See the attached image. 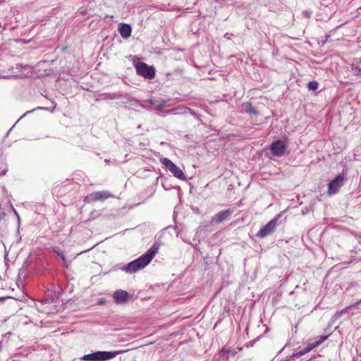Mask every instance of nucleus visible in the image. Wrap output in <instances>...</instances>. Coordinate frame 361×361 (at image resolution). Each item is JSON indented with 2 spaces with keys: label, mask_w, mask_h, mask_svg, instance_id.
I'll use <instances>...</instances> for the list:
<instances>
[{
  "label": "nucleus",
  "mask_w": 361,
  "mask_h": 361,
  "mask_svg": "<svg viewBox=\"0 0 361 361\" xmlns=\"http://www.w3.org/2000/svg\"><path fill=\"white\" fill-rule=\"evenodd\" d=\"M159 249V245L154 243L145 254L140 257L121 267V269L128 274L137 272L147 267Z\"/></svg>",
  "instance_id": "1"
},
{
  "label": "nucleus",
  "mask_w": 361,
  "mask_h": 361,
  "mask_svg": "<svg viewBox=\"0 0 361 361\" xmlns=\"http://www.w3.org/2000/svg\"><path fill=\"white\" fill-rule=\"evenodd\" d=\"M330 335L331 334H329L327 335L317 337L315 341L308 343L307 345L304 348L293 353L292 357L293 358H299L300 357L310 352L312 350L319 346L322 343H323L329 337Z\"/></svg>",
  "instance_id": "2"
},
{
  "label": "nucleus",
  "mask_w": 361,
  "mask_h": 361,
  "mask_svg": "<svg viewBox=\"0 0 361 361\" xmlns=\"http://www.w3.org/2000/svg\"><path fill=\"white\" fill-rule=\"evenodd\" d=\"M346 180L347 176L343 173L338 174L328 185V195L331 196L336 194Z\"/></svg>",
  "instance_id": "3"
},
{
  "label": "nucleus",
  "mask_w": 361,
  "mask_h": 361,
  "mask_svg": "<svg viewBox=\"0 0 361 361\" xmlns=\"http://www.w3.org/2000/svg\"><path fill=\"white\" fill-rule=\"evenodd\" d=\"M282 212L277 214L274 219L269 221L265 226L262 227L257 233V236L260 238H264L267 235L271 234L274 231L277 225L279 219L281 217Z\"/></svg>",
  "instance_id": "4"
},
{
  "label": "nucleus",
  "mask_w": 361,
  "mask_h": 361,
  "mask_svg": "<svg viewBox=\"0 0 361 361\" xmlns=\"http://www.w3.org/2000/svg\"><path fill=\"white\" fill-rule=\"evenodd\" d=\"M161 163L177 178L185 180L186 177L183 171L168 158L161 159Z\"/></svg>",
  "instance_id": "5"
},
{
  "label": "nucleus",
  "mask_w": 361,
  "mask_h": 361,
  "mask_svg": "<svg viewBox=\"0 0 361 361\" xmlns=\"http://www.w3.org/2000/svg\"><path fill=\"white\" fill-rule=\"evenodd\" d=\"M137 74L147 79H152L155 75L154 68L143 62H138L135 64Z\"/></svg>",
  "instance_id": "6"
},
{
  "label": "nucleus",
  "mask_w": 361,
  "mask_h": 361,
  "mask_svg": "<svg viewBox=\"0 0 361 361\" xmlns=\"http://www.w3.org/2000/svg\"><path fill=\"white\" fill-rule=\"evenodd\" d=\"M113 195L106 190L94 192L85 197V201L87 202H92L97 201H105L108 198L112 197Z\"/></svg>",
  "instance_id": "7"
},
{
  "label": "nucleus",
  "mask_w": 361,
  "mask_h": 361,
  "mask_svg": "<svg viewBox=\"0 0 361 361\" xmlns=\"http://www.w3.org/2000/svg\"><path fill=\"white\" fill-rule=\"evenodd\" d=\"M269 149L273 155L281 157L285 154L286 145L283 141L278 140L271 143Z\"/></svg>",
  "instance_id": "8"
},
{
  "label": "nucleus",
  "mask_w": 361,
  "mask_h": 361,
  "mask_svg": "<svg viewBox=\"0 0 361 361\" xmlns=\"http://www.w3.org/2000/svg\"><path fill=\"white\" fill-rule=\"evenodd\" d=\"M113 297L116 303L123 304L128 300L129 294L125 290H118L114 293Z\"/></svg>",
  "instance_id": "9"
},
{
  "label": "nucleus",
  "mask_w": 361,
  "mask_h": 361,
  "mask_svg": "<svg viewBox=\"0 0 361 361\" xmlns=\"http://www.w3.org/2000/svg\"><path fill=\"white\" fill-rule=\"evenodd\" d=\"M232 214V210L226 209L221 211L216 214L214 216L212 217V222L215 224H219L225 220H226L230 215Z\"/></svg>",
  "instance_id": "10"
},
{
  "label": "nucleus",
  "mask_w": 361,
  "mask_h": 361,
  "mask_svg": "<svg viewBox=\"0 0 361 361\" xmlns=\"http://www.w3.org/2000/svg\"><path fill=\"white\" fill-rule=\"evenodd\" d=\"M123 351H114V352H107V351H98V361H105L109 360L112 358H114L116 355L121 353Z\"/></svg>",
  "instance_id": "11"
},
{
  "label": "nucleus",
  "mask_w": 361,
  "mask_h": 361,
  "mask_svg": "<svg viewBox=\"0 0 361 361\" xmlns=\"http://www.w3.org/2000/svg\"><path fill=\"white\" fill-rule=\"evenodd\" d=\"M359 304L360 303H357V302L355 304L350 305L346 307L345 308L343 309L342 310L336 312L334 315L332 317V321L335 322L338 320L343 314H348L350 310L357 307Z\"/></svg>",
  "instance_id": "12"
},
{
  "label": "nucleus",
  "mask_w": 361,
  "mask_h": 361,
  "mask_svg": "<svg viewBox=\"0 0 361 361\" xmlns=\"http://www.w3.org/2000/svg\"><path fill=\"white\" fill-rule=\"evenodd\" d=\"M118 31L123 38L127 39L130 36L132 29L128 24L123 23L119 26Z\"/></svg>",
  "instance_id": "13"
},
{
  "label": "nucleus",
  "mask_w": 361,
  "mask_h": 361,
  "mask_svg": "<svg viewBox=\"0 0 361 361\" xmlns=\"http://www.w3.org/2000/svg\"><path fill=\"white\" fill-rule=\"evenodd\" d=\"M241 109L245 113H248L250 114H253L255 116L257 115L258 112L257 110L252 107L250 102H244L241 105Z\"/></svg>",
  "instance_id": "14"
},
{
  "label": "nucleus",
  "mask_w": 361,
  "mask_h": 361,
  "mask_svg": "<svg viewBox=\"0 0 361 361\" xmlns=\"http://www.w3.org/2000/svg\"><path fill=\"white\" fill-rule=\"evenodd\" d=\"M352 70L354 75L361 77V59H359L353 63Z\"/></svg>",
  "instance_id": "15"
},
{
  "label": "nucleus",
  "mask_w": 361,
  "mask_h": 361,
  "mask_svg": "<svg viewBox=\"0 0 361 361\" xmlns=\"http://www.w3.org/2000/svg\"><path fill=\"white\" fill-rule=\"evenodd\" d=\"M99 353L95 352L91 354L85 355L80 360L82 361H98Z\"/></svg>",
  "instance_id": "16"
},
{
  "label": "nucleus",
  "mask_w": 361,
  "mask_h": 361,
  "mask_svg": "<svg viewBox=\"0 0 361 361\" xmlns=\"http://www.w3.org/2000/svg\"><path fill=\"white\" fill-rule=\"evenodd\" d=\"M308 87L310 90H316L318 88V83L315 81H311L308 84Z\"/></svg>",
  "instance_id": "17"
},
{
  "label": "nucleus",
  "mask_w": 361,
  "mask_h": 361,
  "mask_svg": "<svg viewBox=\"0 0 361 361\" xmlns=\"http://www.w3.org/2000/svg\"><path fill=\"white\" fill-rule=\"evenodd\" d=\"M302 14H303V16H305L306 18H310V16H311V12H310V11H304L302 12Z\"/></svg>",
  "instance_id": "18"
},
{
  "label": "nucleus",
  "mask_w": 361,
  "mask_h": 361,
  "mask_svg": "<svg viewBox=\"0 0 361 361\" xmlns=\"http://www.w3.org/2000/svg\"><path fill=\"white\" fill-rule=\"evenodd\" d=\"M104 302H105V300L104 299H101L98 301L99 305H103V304H104Z\"/></svg>",
  "instance_id": "19"
},
{
  "label": "nucleus",
  "mask_w": 361,
  "mask_h": 361,
  "mask_svg": "<svg viewBox=\"0 0 361 361\" xmlns=\"http://www.w3.org/2000/svg\"><path fill=\"white\" fill-rule=\"evenodd\" d=\"M222 353H223L224 354L228 353H229V350L222 349Z\"/></svg>",
  "instance_id": "20"
},
{
  "label": "nucleus",
  "mask_w": 361,
  "mask_h": 361,
  "mask_svg": "<svg viewBox=\"0 0 361 361\" xmlns=\"http://www.w3.org/2000/svg\"><path fill=\"white\" fill-rule=\"evenodd\" d=\"M4 174H6V171H4L3 173L1 174H0V175L2 176V175H4Z\"/></svg>",
  "instance_id": "21"
},
{
  "label": "nucleus",
  "mask_w": 361,
  "mask_h": 361,
  "mask_svg": "<svg viewBox=\"0 0 361 361\" xmlns=\"http://www.w3.org/2000/svg\"><path fill=\"white\" fill-rule=\"evenodd\" d=\"M357 303H360L361 304V299L359 301H357Z\"/></svg>",
  "instance_id": "22"
}]
</instances>
